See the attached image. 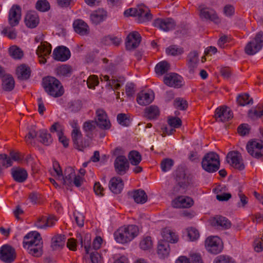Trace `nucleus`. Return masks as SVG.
Returning <instances> with one entry per match:
<instances>
[{"mask_svg": "<svg viewBox=\"0 0 263 263\" xmlns=\"http://www.w3.org/2000/svg\"><path fill=\"white\" fill-rule=\"evenodd\" d=\"M138 234V227L131 224L119 228L115 232L114 237L117 242L125 243L133 240Z\"/></svg>", "mask_w": 263, "mask_h": 263, "instance_id": "obj_1", "label": "nucleus"}, {"mask_svg": "<svg viewBox=\"0 0 263 263\" xmlns=\"http://www.w3.org/2000/svg\"><path fill=\"white\" fill-rule=\"evenodd\" d=\"M43 87L49 95L55 98L61 97L64 92L61 82L53 77L48 76L43 78Z\"/></svg>", "mask_w": 263, "mask_h": 263, "instance_id": "obj_2", "label": "nucleus"}, {"mask_svg": "<svg viewBox=\"0 0 263 263\" xmlns=\"http://www.w3.org/2000/svg\"><path fill=\"white\" fill-rule=\"evenodd\" d=\"M201 164L205 171L209 173L216 172L220 166L219 156L215 153L210 152L204 156Z\"/></svg>", "mask_w": 263, "mask_h": 263, "instance_id": "obj_3", "label": "nucleus"}, {"mask_svg": "<svg viewBox=\"0 0 263 263\" xmlns=\"http://www.w3.org/2000/svg\"><path fill=\"white\" fill-rule=\"evenodd\" d=\"M197 10L199 17L203 21H210L215 24H219L221 21L216 11L204 4L198 6Z\"/></svg>", "mask_w": 263, "mask_h": 263, "instance_id": "obj_4", "label": "nucleus"}, {"mask_svg": "<svg viewBox=\"0 0 263 263\" xmlns=\"http://www.w3.org/2000/svg\"><path fill=\"white\" fill-rule=\"evenodd\" d=\"M126 16H136L140 23L149 21L152 18V15L149 12L148 8L145 6H140L137 8H130L124 12Z\"/></svg>", "mask_w": 263, "mask_h": 263, "instance_id": "obj_5", "label": "nucleus"}, {"mask_svg": "<svg viewBox=\"0 0 263 263\" xmlns=\"http://www.w3.org/2000/svg\"><path fill=\"white\" fill-rule=\"evenodd\" d=\"M263 47V32H259L255 36L253 41L248 43L245 48L246 53L248 55H253L259 51Z\"/></svg>", "mask_w": 263, "mask_h": 263, "instance_id": "obj_6", "label": "nucleus"}, {"mask_svg": "<svg viewBox=\"0 0 263 263\" xmlns=\"http://www.w3.org/2000/svg\"><path fill=\"white\" fill-rule=\"evenodd\" d=\"M227 161L233 167L239 171L245 168L241 154L238 151L229 152L227 156Z\"/></svg>", "mask_w": 263, "mask_h": 263, "instance_id": "obj_7", "label": "nucleus"}, {"mask_svg": "<svg viewBox=\"0 0 263 263\" xmlns=\"http://www.w3.org/2000/svg\"><path fill=\"white\" fill-rule=\"evenodd\" d=\"M205 247L206 250L213 254H218L222 250V242L217 236H210L205 241Z\"/></svg>", "mask_w": 263, "mask_h": 263, "instance_id": "obj_8", "label": "nucleus"}, {"mask_svg": "<svg viewBox=\"0 0 263 263\" xmlns=\"http://www.w3.org/2000/svg\"><path fill=\"white\" fill-rule=\"evenodd\" d=\"M80 243L81 247L84 246L86 253H89V250L90 248V238L88 235L86 236V238L84 241L82 236L80 234L77 237V240L73 238H70L67 242V247L72 251H76L77 249V243Z\"/></svg>", "mask_w": 263, "mask_h": 263, "instance_id": "obj_9", "label": "nucleus"}, {"mask_svg": "<svg viewBox=\"0 0 263 263\" xmlns=\"http://www.w3.org/2000/svg\"><path fill=\"white\" fill-rule=\"evenodd\" d=\"M16 258L14 248L9 245L3 246L0 249V259L5 263H11Z\"/></svg>", "mask_w": 263, "mask_h": 263, "instance_id": "obj_10", "label": "nucleus"}, {"mask_svg": "<svg viewBox=\"0 0 263 263\" xmlns=\"http://www.w3.org/2000/svg\"><path fill=\"white\" fill-rule=\"evenodd\" d=\"M248 153L255 158H260L263 156V144L261 142L254 140L249 142L247 145Z\"/></svg>", "mask_w": 263, "mask_h": 263, "instance_id": "obj_11", "label": "nucleus"}, {"mask_svg": "<svg viewBox=\"0 0 263 263\" xmlns=\"http://www.w3.org/2000/svg\"><path fill=\"white\" fill-rule=\"evenodd\" d=\"M97 125L102 129H108L111 126L107 114L102 109H98L96 111Z\"/></svg>", "mask_w": 263, "mask_h": 263, "instance_id": "obj_12", "label": "nucleus"}, {"mask_svg": "<svg viewBox=\"0 0 263 263\" xmlns=\"http://www.w3.org/2000/svg\"><path fill=\"white\" fill-rule=\"evenodd\" d=\"M233 117V114L230 109L227 106L217 108L215 112V118L217 121L226 122Z\"/></svg>", "mask_w": 263, "mask_h": 263, "instance_id": "obj_13", "label": "nucleus"}, {"mask_svg": "<svg viewBox=\"0 0 263 263\" xmlns=\"http://www.w3.org/2000/svg\"><path fill=\"white\" fill-rule=\"evenodd\" d=\"M141 41V37L139 32L133 31L129 33L126 40L125 46L127 50H131L137 48Z\"/></svg>", "mask_w": 263, "mask_h": 263, "instance_id": "obj_14", "label": "nucleus"}, {"mask_svg": "<svg viewBox=\"0 0 263 263\" xmlns=\"http://www.w3.org/2000/svg\"><path fill=\"white\" fill-rule=\"evenodd\" d=\"M114 166L116 172L120 175H124L129 168V163L124 156H118L115 160Z\"/></svg>", "mask_w": 263, "mask_h": 263, "instance_id": "obj_15", "label": "nucleus"}, {"mask_svg": "<svg viewBox=\"0 0 263 263\" xmlns=\"http://www.w3.org/2000/svg\"><path fill=\"white\" fill-rule=\"evenodd\" d=\"M153 24L155 27L164 31L172 30L175 26L174 21L171 18L156 19L154 21Z\"/></svg>", "mask_w": 263, "mask_h": 263, "instance_id": "obj_16", "label": "nucleus"}, {"mask_svg": "<svg viewBox=\"0 0 263 263\" xmlns=\"http://www.w3.org/2000/svg\"><path fill=\"white\" fill-rule=\"evenodd\" d=\"M163 82L168 86L180 88L182 85V78L177 73H171L164 77Z\"/></svg>", "mask_w": 263, "mask_h": 263, "instance_id": "obj_17", "label": "nucleus"}, {"mask_svg": "<svg viewBox=\"0 0 263 263\" xmlns=\"http://www.w3.org/2000/svg\"><path fill=\"white\" fill-rule=\"evenodd\" d=\"M21 18V8L18 5H13L9 12L8 21L11 27L17 26Z\"/></svg>", "mask_w": 263, "mask_h": 263, "instance_id": "obj_18", "label": "nucleus"}, {"mask_svg": "<svg viewBox=\"0 0 263 263\" xmlns=\"http://www.w3.org/2000/svg\"><path fill=\"white\" fill-rule=\"evenodd\" d=\"M52 56L54 60L64 62L70 58V52L67 47L59 46L54 49Z\"/></svg>", "mask_w": 263, "mask_h": 263, "instance_id": "obj_19", "label": "nucleus"}, {"mask_svg": "<svg viewBox=\"0 0 263 263\" xmlns=\"http://www.w3.org/2000/svg\"><path fill=\"white\" fill-rule=\"evenodd\" d=\"M194 203L193 200L188 197L180 196L174 199L172 201V206L175 208H189Z\"/></svg>", "mask_w": 263, "mask_h": 263, "instance_id": "obj_20", "label": "nucleus"}, {"mask_svg": "<svg viewBox=\"0 0 263 263\" xmlns=\"http://www.w3.org/2000/svg\"><path fill=\"white\" fill-rule=\"evenodd\" d=\"M71 137L74 148L79 151H83L89 145V141L83 139L81 132H76Z\"/></svg>", "mask_w": 263, "mask_h": 263, "instance_id": "obj_21", "label": "nucleus"}, {"mask_svg": "<svg viewBox=\"0 0 263 263\" xmlns=\"http://www.w3.org/2000/svg\"><path fill=\"white\" fill-rule=\"evenodd\" d=\"M176 180L178 186L174 188V191L177 192L179 190V187L185 188L189 184V179L185 175L184 171L182 170L177 171L176 172Z\"/></svg>", "mask_w": 263, "mask_h": 263, "instance_id": "obj_22", "label": "nucleus"}, {"mask_svg": "<svg viewBox=\"0 0 263 263\" xmlns=\"http://www.w3.org/2000/svg\"><path fill=\"white\" fill-rule=\"evenodd\" d=\"M124 187V183L120 177H112L109 182L110 190L116 194H120Z\"/></svg>", "mask_w": 263, "mask_h": 263, "instance_id": "obj_23", "label": "nucleus"}, {"mask_svg": "<svg viewBox=\"0 0 263 263\" xmlns=\"http://www.w3.org/2000/svg\"><path fill=\"white\" fill-rule=\"evenodd\" d=\"M213 226L219 229H227L231 227V222L222 216H216L211 220Z\"/></svg>", "mask_w": 263, "mask_h": 263, "instance_id": "obj_24", "label": "nucleus"}, {"mask_svg": "<svg viewBox=\"0 0 263 263\" xmlns=\"http://www.w3.org/2000/svg\"><path fill=\"white\" fill-rule=\"evenodd\" d=\"M11 175L13 179L19 183L25 181L28 177L26 170L20 167L12 168L11 170Z\"/></svg>", "mask_w": 263, "mask_h": 263, "instance_id": "obj_25", "label": "nucleus"}, {"mask_svg": "<svg viewBox=\"0 0 263 263\" xmlns=\"http://www.w3.org/2000/svg\"><path fill=\"white\" fill-rule=\"evenodd\" d=\"M154 99V95L153 92L141 91L138 94L137 97L138 103L143 106L149 104Z\"/></svg>", "mask_w": 263, "mask_h": 263, "instance_id": "obj_26", "label": "nucleus"}, {"mask_svg": "<svg viewBox=\"0 0 263 263\" xmlns=\"http://www.w3.org/2000/svg\"><path fill=\"white\" fill-rule=\"evenodd\" d=\"M73 26L75 32L81 35H85L89 33L88 26L81 20L75 21L73 22Z\"/></svg>", "mask_w": 263, "mask_h": 263, "instance_id": "obj_27", "label": "nucleus"}, {"mask_svg": "<svg viewBox=\"0 0 263 263\" xmlns=\"http://www.w3.org/2000/svg\"><path fill=\"white\" fill-rule=\"evenodd\" d=\"M31 72L30 67L25 64L21 65L16 69V74L20 80L28 79L30 77Z\"/></svg>", "mask_w": 263, "mask_h": 263, "instance_id": "obj_28", "label": "nucleus"}, {"mask_svg": "<svg viewBox=\"0 0 263 263\" xmlns=\"http://www.w3.org/2000/svg\"><path fill=\"white\" fill-rule=\"evenodd\" d=\"M75 175L74 170L72 167H68L65 169L64 177H62V182L67 189L72 184Z\"/></svg>", "mask_w": 263, "mask_h": 263, "instance_id": "obj_29", "label": "nucleus"}, {"mask_svg": "<svg viewBox=\"0 0 263 263\" xmlns=\"http://www.w3.org/2000/svg\"><path fill=\"white\" fill-rule=\"evenodd\" d=\"M36 240L42 241L40 234L36 232H32L27 234L24 238L23 246L26 247L28 246L35 245Z\"/></svg>", "mask_w": 263, "mask_h": 263, "instance_id": "obj_30", "label": "nucleus"}, {"mask_svg": "<svg viewBox=\"0 0 263 263\" xmlns=\"http://www.w3.org/2000/svg\"><path fill=\"white\" fill-rule=\"evenodd\" d=\"M25 25L30 28L36 27L39 23V18L35 12H30L27 13L25 18Z\"/></svg>", "mask_w": 263, "mask_h": 263, "instance_id": "obj_31", "label": "nucleus"}, {"mask_svg": "<svg viewBox=\"0 0 263 263\" xmlns=\"http://www.w3.org/2000/svg\"><path fill=\"white\" fill-rule=\"evenodd\" d=\"M28 253L36 257L41 256L43 253V242L41 240H36V242L35 245H32V246H28L26 247Z\"/></svg>", "mask_w": 263, "mask_h": 263, "instance_id": "obj_32", "label": "nucleus"}, {"mask_svg": "<svg viewBox=\"0 0 263 263\" xmlns=\"http://www.w3.org/2000/svg\"><path fill=\"white\" fill-rule=\"evenodd\" d=\"M107 17V12L103 9H99L90 15L92 23L98 25L103 21Z\"/></svg>", "mask_w": 263, "mask_h": 263, "instance_id": "obj_33", "label": "nucleus"}, {"mask_svg": "<svg viewBox=\"0 0 263 263\" xmlns=\"http://www.w3.org/2000/svg\"><path fill=\"white\" fill-rule=\"evenodd\" d=\"M198 62V53L195 51L191 52L187 56V65L191 73H194V69L197 67Z\"/></svg>", "mask_w": 263, "mask_h": 263, "instance_id": "obj_34", "label": "nucleus"}, {"mask_svg": "<svg viewBox=\"0 0 263 263\" xmlns=\"http://www.w3.org/2000/svg\"><path fill=\"white\" fill-rule=\"evenodd\" d=\"M66 237L65 235L57 234L54 235L51 240V247L53 250H59L64 246Z\"/></svg>", "mask_w": 263, "mask_h": 263, "instance_id": "obj_35", "label": "nucleus"}, {"mask_svg": "<svg viewBox=\"0 0 263 263\" xmlns=\"http://www.w3.org/2000/svg\"><path fill=\"white\" fill-rule=\"evenodd\" d=\"M163 240L167 243H176L178 241V237L176 234L168 228L164 229L161 233Z\"/></svg>", "mask_w": 263, "mask_h": 263, "instance_id": "obj_36", "label": "nucleus"}, {"mask_svg": "<svg viewBox=\"0 0 263 263\" xmlns=\"http://www.w3.org/2000/svg\"><path fill=\"white\" fill-rule=\"evenodd\" d=\"M170 251L168 243L164 240H160L157 247V253L161 258L168 256Z\"/></svg>", "mask_w": 263, "mask_h": 263, "instance_id": "obj_37", "label": "nucleus"}, {"mask_svg": "<svg viewBox=\"0 0 263 263\" xmlns=\"http://www.w3.org/2000/svg\"><path fill=\"white\" fill-rule=\"evenodd\" d=\"M51 45L47 42H42L36 50L38 57L48 56L51 52Z\"/></svg>", "mask_w": 263, "mask_h": 263, "instance_id": "obj_38", "label": "nucleus"}, {"mask_svg": "<svg viewBox=\"0 0 263 263\" xmlns=\"http://www.w3.org/2000/svg\"><path fill=\"white\" fill-rule=\"evenodd\" d=\"M132 196L137 203H144L147 200V196L144 191L141 190H135L132 193Z\"/></svg>", "mask_w": 263, "mask_h": 263, "instance_id": "obj_39", "label": "nucleus"}, {"mask_svg": "<svg viewBox=\"0 0 263 263\" xmlns=\"http://www.w3.org/2000/svg\"><path fill=\"white\" fill-rule=\"evenodd\" d=\"M159 114V109L157 106L151 105L144 109V116L149 119L157 118Z\"/></svg>", "mask_w": 263, "mask_h": 263, "instance_id": "obj_40", "label": "nucleus"}, {"mask_svg": "<svg viewBox=\"0 0 263 263\" xmlns=\"http://www.w3.org/2000/svg\"><path fill=\"white\" fill-rule=\"evenodd\" d=\"M72 71V67L68 65H62L58 67L55 73L59 76L69 77Z\"/></svg>", "mask_w": 263, "mask_h": 263, "instance_id": "obj_41", "label": "nucleus"}, {"mask_svg": "<svg viewBox=\"0 0 263 263\" xmlns=\"http://www.w3.org/2000/svg\"><path fill=\"white\" fill-rule=\"evenodd\" d=\"M39 141L45 145H49L52 142V138L50 134L45 129L40 130L39 132Z\"/></svg>", "mask_w": 263, "mask_h": 263, "instance_id": "obj_42", "label": "nucleus"}, {"mask_svg": "<svg viewBox=\"0 0 263 263\" xmlns=\"http://www.w3.org/2000/svg\"><path fill=\"white\" fill-rule=\"evenodd\" d=\"M15 82L13 78L10 75H7L3 80L2 83L3 89L6 91H10L13 89Z\"/></svg>", "mask_w": 263, "mask_h": 263, "instance_id": "obj_43", "label": "nucleus"}, {"mask_svg": "<svg viewBox=\"0 0 263 263\" xmlns=\"http://www.w3.org/2000/svg\"><path fill=\"white\" fill-rule=\"evenodd\" d=\"M170 64L166 61L159 62L155 67V72L159 76H162L170 70Z\"/></svg>", "mask_w": 263, "mask_h": 263, "instance_id": "obj_44", "label": "nucleus"}, {"mask_svg": "<svg viewBox=\"0 0 263 263\" xmlns=\"http://www.w3.org/2000/svg\"><path fill=\"white\" fill-rule=\"evenodd\" d=\"M128 158L132 165H138L141 161L142 157L139 152L137 151H132L129 152Z\"/></svg>", "mask_w": 263, "mask_h": 263, "instance_id": "obj_45", "label": "nucleus"}, {"mask_svg": "<svg viewBox=\"0 0 263 263\" xmlns=\"http://www.w3.org/2000/svg\"><path fill=\"white\" fill-rule=\"evenodd\" d=\"M102 42L106 45L112 44L116 46H119L121 42V39L116 36H108L102 39Z\"/></svg>", "mask_w": 263, "mask_h": 263, "instance_id": "obj_46", "label": "nucleus"}, {"mask_svg": "<svg viewBox=\"0 0 263 263\" xmlns=\"http://www.w3.org/2000/svg\"><path fill=\"white\" fill-rule=\"evenodd\" d=\"M37 136V132L34 126H31L28 128V133L25 137V140L28 144H32L34 139Z\"/></svg>", "mask_w": 263, "mask_h": 263, "instance_id": "obj_47", "label": "nucleus"}, {"mask_svg": "<svg viewBox=\"0 0 263 263\" xmlns=\"http://www.w3.org/2000/svg\"><path fill=\"white\" fill-rule=\"evenodd\" d=\"M12 161L9 157L5 154L0 155V174L4 168H7L11 166Z\"/></svg>", "mask_w": 263, "mask_h": 263, "instance_id": "obj_48", "label": "nucleus"}, {"mask_svg": "<svg viewBox=\"0 0 263 263\" xmlns=\"http://www.w3.org/2000/svg\"><path fill=\"white\" fill-rule=\"evenodd\" d=\"M10 55L15 59H21L23 55V51L16 46H12L9 49Z\"/></svg>", "mask_w": 263, "mask_h": 263, "instance_id": "obj_49", "label": "nucleus"}, {"mask_svg": "<svg viewBox=\"0 0 263 263\" xmlns=\"http://www.w3.org/2000/svg\"><path fill=\"white\" fill-rule=\"evenodd\" d=\"M238 104L241 106H245L248 104L253 103V99L250 98V96L247 93H244L239 95L237 98Z\"/></svg>", "mask_w": 263, "mask_h": 263, "instance_id": "obj_50", "label": "nucleus"}, {"mask_svg": "<svg viewBox=\"0 0 263 263\" xmlns=\"http://www.w3.org/2000/svg\"><path fill=\"white\" fill-rule=\"evenodd\" d=\"M139 246L143 250H147L152 248L153 246V241L149 236H146L143 238L140 242Z\"/></svg>", "mask_w": 263, "mask_h": 263, "instance_id": "obj_51", "label": "nucleus"}, {"mask_svg": "<svg viewBox=\"0 0 263 263\" xmlns=\"http://www.w3.org/2000/svg\"><path fill=\"white\" fill-rule=\"evenodd\" d=\"M35 8L40 11H47L50 9V5L46 0H39L36 3Z\"/></svg>", "mask_w": 263, "mask_h": 263, "instance_id": "obj_52", "label": "nucleus"}, {"mask_svg": "<svg viewBox=\"0 0 263 263\" xmlns=\"http://www.w3.org/2000/svg\"><path fill=\"white\" fill-rule=\"evenodd\" d=\"M166 52L167 54L176 56L182 54L183 50L181 48H178L176 46H171L166 49Z\"/></svg>", "mask_w": 263, "mask_h": 263, "instance_id": "obj_53", "label": "nucleus"}, {"mask_svg": "<svg viewBox=\"0 0 263 263\" xmlns=\"http://www.w3.org/2000/svg\"><path fill=\"white\" fill-rule=\"evenodd\" d=\"M174 164V161L169 158H166L163 159L161 162V168L162 171L164 172H166L170 170L173 166Z\"/></svg>", "mask_w": 263, "mask_h": 263, "instance_id": "obj_54", "label": "nucleus"}, {"mask_svg": "<svg viewBox=\"0 0 263 263\" xmlns=\"http://www.w3.org/2000/svg\"><path fill=\"white\" fill-rule=\"evenodd\" d=\"M214 263H235V262L230 256L221 255L215 258Z\"/></svg>", "mask_w": 263, "mask_h": 263, "instance_id": "obj_55", "label": "nucleus"}, {"mask_svg": "<svg viewBox=\"0 0 263 263\" xmlns=\"http://www.w3.org/2000/svg\"><path fill=\"white\" fill-rule=\"evenodd\" d=\"M175 107L180 110H185L187 107V103L186 100L181 99L177 98L174 101Z\"/></svg>", "mask_w": 263, "mask_h": 263, "instance_id": "obj_56", "label": "nucleus"}, {"mask_svg": "<svg viewBox=\"0 0 263 263\" xmlns=\"http://www.w3.org/2000/svg\"><path fill=\"white\" fill-rule=\"evenodd\" d=\"M117 120L118 123L124 126H128L129 125L130 122L129 118L125 114H119L117 116Z\"/></svg>", "mask_w": 263, "mask_h": 263, "instance_id": "obj_57", "label": "nucleus"}, {"mask_svg": "<svg viewBox=\"0 0 263 263\" xmlns=\"http://www.w3.org/2000/svg\"><path fill=\"white\" fill-rule=\"evenodd\" d=\"M167 122L169 125L174 128H179L182 124L181 119L178 117H170Z\"/></svg>", "mask_w": 263, "mask_h": 263, "instance_id": "obj_58", "label": "nucleus"}, {"mask_svg": "<svg viewBox=\"0 0 263 263\" xmlns=\"http://www.w3.org/2000/svg\"><path fill=\"white\" fill-rule=\"evenodd\" d=\"M2 32L4 35L8 36L10 39H15L16 36L15 30L11 27L5 28Z\"/></svg>", "mask_w": 263, "mask_h": 263, "instance_id": "obj_59", "label": "nucleus"}, {"mask_svg": "<svg viewBox=\"0 0 263 263\" xmlns=\"http://www.w3.org/2000/svg\"><path fill=\"white\" fill-rule=\"evenodd\" d=\"M187 236L191 240H196L199 236V233L197 230L191 228L187 229Z\"/></svg>", "mask_w": 263, "mask_h": 263, "instance_id": "obj_60", "label": "nucleus"}, {"mask_svg": "<svg viewBox=\"0 0 263 263\" xmlns=\"http://www.w3.org/2000/svg\"><path fill=\"white\" fill-rule=\"evenodd\" d=\"M99 84L97 76L92 75L89 77L87 81V84L89 88H94Z\"/></svg>", "mask_w": 263, "mask_h": 263, "instance_id": "obj_61", "label": "nucleus"}, {"mask_svg": "<svg viewBox=\"0 0 263 263\" xmlns=\"http://www.w3.org/2000/svg\"><path fill=\"white\" fill-rule=\"evenodd\" d=\"M96 123L93 121H87L84 123L83 128L85 132H91L95 129Z\"/></svg>", "mask_w": 263, "mask_h": 263, "instance_id": "obj_62", "label": "nucleus"}, {"mask_svg": "<svg viewBox=\"0 0 263 263\" xmlns=\"http://www.w3.org/2000/svg\"><path fill=\"white\" fill-rule=\"evenodd\" d=\"M189 259L190 260V263H203L202 258L198 253H193L190 254Z\"/></svg>", "mask_w": 263, "mask_h": 263, "instance_id": "obj_63", "label": "nucleus"}, {"mask_svg": "<svg viewBox=\"0 0 263 263\" xmlns=\"http://www.w3.org/2000/svg\"><path fill=\"white\" fill-rule=\"evenodd\" d=\"M249 128L248 124H242L238 126L237 132L241 136H245L249 133Z\"/></svg>", "mask_w": 263, "mask_h": 263, "instance_id": "obj_64", "label": "nucleus"}]
</instances>
